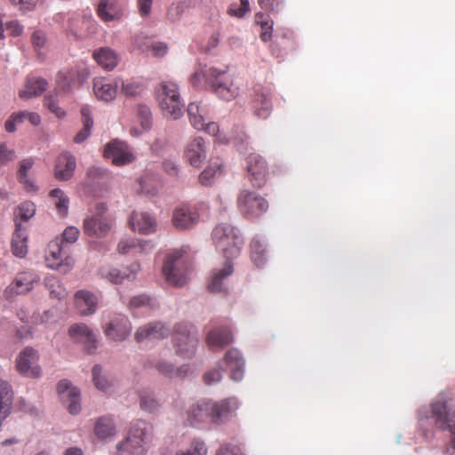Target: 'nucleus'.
I'll list each match as a JSON object with an SVG mask.
<instances>
[{
  "instance_id": "c85d7f7f",
  "label": "nucleus",
  "mask_w": 455,
  "mask_h": 455,
  "mask_svg": "<svg viewBox=\"0 0 455 455\" xmlns=\"http://www.w3.org/2000/svg\"><path fill=\"white\" fill-rule=\"evenodd\" d=\"M93 434L100 441H112L117 434L113 418L110 416H102L96 419L94 421Z\"/></svg>"
},
{
  "instance_id": "4d7b16f0",
  "label": "nucleus",
  "mask_w": 455,
  "mask_h": 455,
  "mask_svg": "<svg viewBox=\"0 0 455 455\" xmlns=\"http://www.w3.org/2000/svg\"><path fill=\"white\" fill-rule=\"evenodd\" d=\"M147 52H151L155 57L161 58L164 56L168 51V46L165 43L151 40L147 41Z\"/></svg>"
},
{
  "instance_id": "f257e3e1",
  "label": "nucleus",
  "mask_w": 455,
  "mask_h": 455,
  "mask_svg": "<svg viewBox=\"0 0 455 455\" xmlns=\"http://www.w3.org/2000/svg\"><path fill=\"white\" fill-rule=\"evenodd\" d=\"M418 429L427 441L435 436V430L451 432V443L446 452H455V395L450 390L440 392L429 404L421 406L417 412Z\"/></svg>"
},
{
  "instance_id": "f8f14e48",
  "label": "nucleus",
  "mask_w": 455,
  "mask_h": 455,
  "mask_svg": "<svg viewBox=\"0 0 455 455\" xmlns=\"http://www.w3.org/2000/svg\"><path fill=\"white\" fill-rule=\"evenodd\" d=\"M40 280L39 275L34 271H23L18 273L13 281L5 288L4 297L7 300L13 299L16 296L26 294L34 289V284Z\"/></svg>"
},
{
  "instance_id": "ea45409f",
  "label": "nucleus",
  "mask_w": 455,
  "mask_h": 455,
  "mask_svg": "<svg viewBox=\"0 0 455 455\" xmlns=\"http://www.w3.org/2000/svg\"><path fill=\"white\" fill-rule=\"evenodd\" d=\"M52 204L54 205L57 214L60 218L68 215L69 208V198L66 193L60 188H53L49 193Z\"/></svg>"
},
{
  "instance_id": "4be33fe9",
  "label": "nucleus",
  "mask_w": 455,
  "mask_h": 455,
  "mask_svg": "<svg viewBox=\"0 0 455 455\" xmlns=\"http://www.w3.org/2000/svg\"><path fill=\"white\" fill-rule=\"evenodd\" d=\"M132 324L129 319L123 315H116L106 324L104 333L114 341H124L131 334Z\"/></svg>"
},
{
  "instance_id": "58836bf2",
  "label": "nucleus",
  "mask_w": 455,
  "mask_h": 455,
  "mask_svg": "<svg viewBox=\"0 0 455 455\" xmlns=\"http://www.w3.org/2000/svg\"><path fill=\"white\" fill-rule=\"evenodd\" d=\"M251 258L253 263L260 267L267 259V245L263 237L255 235L251 242Z\"/></svg>"
},
{
  "instance_id": "680f3d73",
  "label": "nucleus",
  "mask_w": 455,
  "mask_h": 455,
  "mask_svg": "<svg viewBox=\"0 0 455 455\" xmlns=\"http://www.w3.org/2000/svg\"><path fill=\"white\" fill-rule=\"evenodd\" d=\"M156 368L159 373L168 378H175V367L172 363L160 361L156 364Z\"/></svg>"
},
{
  "instance_id": "b1692460",
  "label": "nucleus",
  "mask_w": 455,
  "mask_h": 455,
  "mask_svg": "<svg viewBox=\"0 0 455 455\" xmlns=\"http://www.w3.org/2000/svg\"><path fill=\"white\" fill-rule=\"evenodd\" d=\"M207 156V146L202 137H195L184 148V157L193 167H200Z\"/></svg>"
},
{
  "instance_id": "49530a36",
  "label": "nucleus",
  "mask_w": 455,
  "mask_h": 455,
  "mask_svg": "<svg viewBox=\"0 0 455 455\" xmlns=\"http://www.w3.org/2000/svg\"><path fill=\"white\" fill-rule=\"evenodd\" d=\"M222 173V164L220 162L212 163L199 175V182L203 186L212 185L215 179Z\"/></svg>"
},
{
  "instance_id": "c03bdc74",
  "label": "nucleus",
  "mask_w": 455,
  "mask_h": 455,
  "mask_svg": "<svg viewBox=\"0 0 455 455\" xmlns=\"http://www.w3.org/2000/svg\"><path fill=\"white\" fill-rule=\"evenodd\" d=\"M84 128L76 134L74 139L76 143L84 142L91 134V129L93 125L92 112L88 106H84L81 109Z\"/></svg>"
},
{
  "instance_id": "052dcab7",
  "label": "nucleus",
  "mask_w": 455,
  "mask_h": 455,
  "mask_svg": "<svg viewBox=\"0 0 455 455\" xmlns=\"http://www.w3.org/2000/svg\"><path fill=\"white\" fill-rule=\"evenodd\" d=\"M44 106L58 117H61L65 115L64 110L59 107L58 102L54 96L47 95L44 98Z\"/></svg>"
},
{
  "instance_id": "f03ea898",
  "label": "nucleus",
  "mask_w": 455,
  "mask_h": 455,
  "mask_svg": "<svg viewBox=\"0 0 455 455\" xmlns=\"http://www.w3.org/2000/svg\"><path fill=\"white\" fill-rule=\"evenodd\" d=\"M212 240L216 249L226 258L225 264L212 271L208 288L213 292L222 291L226 287V279L232 275L234 268L231 259L240 255L243 239L239 230L227 223H220L213 228Z\"/></svg>"
},
{
  "instance_id": "e433bc0d",
  "label": "nucleus",
  "mask_w": 455,
  "mask_h": 455,
  "mask_svg": "<svg viewBox=\"0 0 455 455\" xmlns=\"http://www.w3.org/2000/svg\"><path fill=\"white\" fill-rule=\"evenodd\" d=\"M28 234L20 223H16V229L12 240V251L19 258H24L28 253Z\"/></svg>"
},
{
  "instance_id": "79ce46f5",
  "label": "nucleus",
  "mask_w": 455,
  "mask_h": 455,
  "mask_svg": "<svg viewBox=\"0 0 455 455\" xmlns=\"http://www.w3.org/2000/svg\"><path fill=\"white\" fill-rule=\"evenodd\" d=\"M33 165V158H25L20 162L17 172L19 181L29 190H35L36 188L34 180L29 176V172L32 170Z\"/></svg>"
},
{
  "instance_id": "774afa93",
  "label": "nucleus",
  "mask_w": 455,
  "mask_h": 455,
  "mask_svg": "<svg viewBox=\"0 0 455 455\" xmlns=\"http://www.w3.org/2000/svg\"><path fill=\"white\" fill-rule=\"evenodd\" d=\"M222 379V373L220 370H212L204 375V383L213 385L220 382Z\"/></svg>"
},
{
  "instance_id": "de8ad7c7",
  "label": "nucleus",
  "mask_w": 455,
  "mask_h": 455,
  "mask_svg": "<svg viewBox=\"0 0 455 455\" xmlns=\"http://www.w3.org/2000/svg\"><path fill=\"white\" fill-rule=\"evenodd\" d=\"M117 80H119V86H121L122 93L127 97H136L144 90L143 84L138 80L124 81L122 78H117Z\"/></svg>"
},
{
  "instance_id": "e2e57ef3",
  "label": "nucleus",
  "mask_w": 455,
  "mask_h": 455,
  "mask_svg": "<svg viewBox=\"0 0 455 455\" xmlns=\"http://www.w3.org/2000/svg\"><path fill=\"white\" fill-rule=\"evenodd\" d=\"M87 176L92 181H99L101 179L107 178L108 176V172L105 168L92 166L87 171Z\"/></svg>"
},
{
  "instance_id": "a211bd4d",
  "label": "nucleus",
  "mask_w": 455,
  "mask_h": 455,
  "mask_svg": "<svg viewBox=\"0 0 455 455\" xmlns=\"http://www.w3.org/2000/svg\"><path fill=\"white\" fill-rule=\"evenodd\" d=\"M57 389L62 403L67 406L68 411L71 414H78L81 411L80 390L67 379L60 380Z\"/></svg>"
},
{
  "instance_id": "1a4fd4ad",
  "label": "nucleus",
  "mask_w": 455,
  "mask_h": 455,
  "mask_svg": "<svg viewBox=\"0 0 455 455\" xmlns=\"http://www.w3.org/2000/svg\"><path fill=\"white\" fill-rule=\"evenodd\" d=\"M45 263L49 268L67 274L73 268L75 260L69 255L66 245L62 244L59 238H56L48 245Z\"/></svg>"
},
{
  "instance_id": "5701e85b",
  "label": "nucleus",
  "mask_w": 455,
  "mask_h": 455,
  "mask_svg": "<svg viewBox=\"0 0 455 455\" xmlns=\"http://www.w3.org/2000/svg\"><path fill=\"white\" fill-rule=\"evenodd\" d=\"M171 333L170 328L162 322H151L139 327L135 332L138 342L144 340H158L167 338Z\"/></svg>"
},
{
  "instance_id": "7ed1b4c3",
  "label": "nucleus",
  "mask_w": 455,
  "mask_h": 455,
  "mask_svg": "<svg viewBox=\"0 0 455 455\" xmlns=\"http://www.w3.org/2000/svg\"><path fill=\"white\" fill-rule=\"evenodd\" d=\"M190 84L195 88L208 86L221 100L229 101L239 93V88L233 83L226 69L199 65L190 77Z\"/></svg>"
},
{
  "instance_id": "bb28decb",
  "label": "nucleus",
  "mask_w": 455,
  "mask_h": 455,
  "mask_svg": "<svg viewBox=\"0 0 455 455\" xmlns=\"http://www.w3.org/2000/svg\"><path fill=\"white\" fill-rule=\"evenodd\" d=\"M98 303V297L90 291L80 290L75 293V307L81 315H93L97 310Z\"/></svg>"
},
{
  "instance_id": "13d9d810",
  "label": "nucleus",
  "mask_w": 455,
  "mask_h": 455,
  "mask_svg": "<svg viewBox=\"0 0 455 455\" xmlns=\"http://www.w3.org/2000/svg\"><path fill=\"white\" fill-rule=\"evenodd\" d=\"M250 11L248 0H240L239 4H232L228 8V13L232 16L242 18Z\"/></svg>"
},
{
  "instance_id": "cd10ccee",
  "label": "nucleus",
  "mask_w": 455,
  "mask_h": 455,
  "mask_svg": "<svg viewBox=\"0 0 455 455\" xmlns=\"http://www.w3.org/2000/svg\"><path fill=\"white\" fill-rule=\"evenodd\" d=\"M76 167V157L68 151L61 153L56 160L55 178L62 181L70 180L74 175Z\"/></svg>"
},
{
  "instance_id": "6ab92c4d",
  "label": "nucleus",
  "mask_w": 455,
  "mask_h": 455,
  "mask_svg": "<svg viewBox=\"0 0 455 455\" xmlns=\"http://www.w3.org/2000/svg\"><path fill=\"white\" fill-rule=\"evenodd\" d=\"M71 339L84 346L88 353H93L97 348V338L93 331L85 323L73 324L68 329Z\"/></svg>"
},
{
  "instance_id": "20e7f679",
  "label": "nucleus",
  "mask_w": 455,
  "mask_h": 455,
  "mask_svg": "<svg viewBox=\"0 0 455 455\" xmlns=\"http://www.w3.org/2000/svg\"><path fill=\"white\" fill-rule=\"evenodd\" d=\"M152 426L144 420H136L131 425L128 435L116 444L119 455H145L148 439Z\"/></svg>"
},
{
  "instance_id": "6e6d98bb",
  "label": "nucleus",
  "mask_w": 455,
  "mask_h": 455,
  "mask_svg": "<svg viewBox=\"0 0 455 455\" xmlns=\"http://www.w3.org/2000/svg\"><path fill=\"white\" fill-rule=\"evenodd\" d=\"M36 213V206L31 202L22 203L16 211V215L24 221L28 220Z\"/></svg>"
},
{
  "instance_id": "ddd939ff",
  "label": "nucleus",
  "mask_w": 455,
  "mask_h": 455,
  "mask_svg": "<svg viewBox=\"0 0 455 455\" xmlns=\"http://www.w3.org/2000/svg\"><path fill=\"white\" fill-rule=\"evenodd\" d=\"M104 156L117 166L129 164L136 158L133 148L119 140H113L105 146Z\"/></svg>"
},
{
  "instance_id": "2f4dec72",
  "label": "nucleus",
  "mask_w": 455,
  "mask_h": 455,
  "mask_svg": "<svg viewBox=\"0 0 455 455\" xmlns=\"http://www.w3.org/2000/svg\"><path fill=\"white\" fill-rule=\"evenodd\" d=\"M92 374L93 384L97 389L108 395L116 392L117 382L105 374L100 365H95L92 370Z\"/></svg>"
},
{
  "instance_id": "864d4df0",
  "label": "nucleus",
  "mask_w": 455,
  "mask_h": 455,
  "mask_svg": "<svg viewBox=\"0 0 455 455\" xmlns=\"http://www.w3.org/2000/svg\"><path fill=\"white\" fill-rule=\"evenodd\" d=\"M130 307L132 308L148 307L149 309H153L157 307V303L148 295L140 294L131 299Z\"/></svg>"
},
{
  "instance_id": "3c124183",
  "label": "nucleus",
  "mask_w": 455,
  "mask_h": 455,
  "mask_svg": "<svg viewBox=\"0 0 455 455\" xmlns=\"http://www.w3.org/2000/svg\"><path fill=\"white\" fill-rule=\"evenodd\" d=\"M187 10L188 5L185 2L172 3L168 8L167 18L172 22L179 21Z\"/></svg>"
},
{
  "instance_id": "5fc2aeb1",
  "label": "nucleus",
  "mask_w": 455,
  "mask_h": 455,
  "mask_svg": "<svg viewBox=\"0 0 455 455\" xmlns=\"http://www.w3.org/2000/svg\"><path fill=\"white\" fill-rule=\"evenodd\" d=\"M32 44L35 51L40 58H44L46 50V37L41 31H36L32 35Z\"/></svg>"
},
{
  "instance_id": "aec40b11",
  "label": "nucleus",
  "mask_w": 455,
  "mask_h": 455,
  "mask_svg": "<svg viewBox=\"0 0 455 455\" xmlns=\"http://www.w3.org/2000/svg\"><path fill=\"white\" fill-rule=\"evenodd\" d=\"M154 247L151 240L125 236L118 242L116 251L122 255L148 254Z\"/></svg>"
},
{
  "instance_id": "9b49d317",
  "label": "nucleus",
  "mask_w": 455,
  "mask_h": 455,
  "mask_svg": "<svg viewBox=\"0 0 455 455\" xmlns=\"http://www.w3.org/2000/svg\"><path fill=\"white\" fill-rule=\"evenodd\" d=\"M199 207L196 204H180L172 211V223L178 230L193 228L199 222Z\"/></svg>"
},
{
  "instance_id": "6e6552de",
  "label": "nucleus",
  "mask_w": 455,
  "mask_h": 455,
  "mask_svg": "<svg viewBox=\"0 0 455 455\" xmlns=\"http://www.w3.org/2000/svg\"><path fill=\"white\" fill-rule=\"evenodd\" d=\"M172 341L177 355L191 358L198 346L197 331L191 324L178 323L174 327Z\"/></svg>"
},
{
  "instance_id": "f704fd0d",
  "label": "nucleus",
  "mask_w": 455,
  "mask_h": 455,
  "mask_svg": "<svg viewBox=\"0 0 455 455\" xmlns=\"http://www.w3.org/2000/svg\"><path fill=\"white\" fill-rule=\"evenodd\" d=\"M78 77L76 68H68L60 71L56 77V89L61 94H68L73 90L76 79Z\"/></svg>"
},
{
  "instance_id": "bf43d9fd",
  "label": "nucleus",
  "mask_w": 455,
  "mask_h": 455,
  "mask_svg": "<svg viewBox=\"0 0 455 455\" xmlns=\"http://www.w3.org/2000/svg\"><path fill=\"white\" fill-rule=\"evenodd\" d=\"M80 231L74 226L68 227L62 234V237L59 238L62 244L74 243L79 236Z\"/></svg>"
},
{
  "instance_id": "412c9836",
  "label": "nucleus",
  "mask_w": 455,
  "mask_h": 455,
  "mask_svg": "<svg viewBox=\"0 0 455 455\" xmlns=\"http://www.w3.org/2000/svg\"><path fill=\"white\" fill-rule=\"evenodd\" d=\"M128 222L132 230L141 235L153 234L156 231L157 228L156 217L148 212H132Z\"/></svg>"
},
{
  "instance_id": "a18cd8bd",
  "label": "nucleus",
  "mask_w": 455,
  "mask_h": 455,
  "mask_svg": "<svg viewBox=\"0 0 455 455\" xmlns=\"http://www.w3.org/2000/svg\"><path fill=\"white\" fill-rule=\"evenodd\" d=\"M140 406L144 411L153 414L159 411L161 403L151 391L144 390L140 394Z\"/></svg>"
},
{
  "instance_id": "4c0bfd02",
  "label": "nucleus",
  "mask_w": 455,
  "mask_h": 455,
  "mask_svg": "<svg viewBox=\"0 0 455 455\" xmlns=\"http://www.w3.org/2000/svg\"><path fill=\"white\" fill-rule=\"evenodd\" d=\"M188 419L191 424L201 423L208 419L211 420L210 400H204L190 406Z\"/></svg>"
},
{
  "instance_id": "c756f323",
  "label": "nucleus",
  "mask_w": 455,
  "mask_h": 455,
  "mask_svg": "<svg viewBox=\"0 0 455 455\" xmlns=\"http://www.w3.org/2000/svg\"><path fill=\"white\" fill-rule=\"evenodd\" d=\"M271 91L268 88L259 87L255 91V99L253 100L254 114L260 119H266L272 111V103L270 100Z\"/></svg>"
},
{
  "instance_id": "39448f33",
  "label": "nucleus",
  "mask_w": 455,
  "mask_h": 455,
  "mask_svg": "<svg viewBox=\"0 0 455 455\" xmlns=\"http://www.w3.org/2000/svg\"><path fill=\"white\" fill-rule=\"evenodd\" d=\"M156 96L164 116L177 120L182 116L183 102L175 83L171 81L160 83L156 89Z\"/></svg>"
},
{
  "instance_id": "423d86ee",
  "label": "nucleus",
  "mask_w": 455,
  "mask_h": 455,
  "mask_svg": "<svg viewBox=\"0 0 455 455\" xmlns=\"http://www.w3.org/2000/svg\"><path fill=\"white\" fill-rule=\"evenodd\" d=\"M188 115L190 124L195 129L215 136L216 140L220 143H228L230 141L229 138L220 133L218 124L210 121L208 107L203 102L190 103L188 107Z\"/></svg>"
},
{
  "instance_id": "0eeeda50",
  "label": "nucleus",
  "mask_w": 455,
  "mask_h": 455,
  "mask_svg": "<svg viewBox=\"0 0 455 455\" xmlns=\"http://www.w3.org/2000/svg\"><path fill=\"white\" fill-rule=\"evenodd\" d=\"M183 255L184 251L177 249L168 254L164 260L162 272L170 285L181 287L188 281V267Z\"/></svg>"
},
{
  "instance_id": "603ef678",
  "label": "nucleus",
  "mask_w": 455,
  "mask_h": 455,
  "mask_svg": "<svg viewBox=\"0 0 455 455\" xmlns=\"http://www.w3.org/2000/svg\"><path fill=\"white\" fill-rule=\"evenodd\" d=\"M57 321L56 310L52 308L44 311L42 314L32 316L31 322L34 324H43L49 326Z\"/></svg>"
},
{
  "instance_id": "4468645a",
  "label": "nucleus",
  "mask_w": 455,
  "mask_h": 455,
  "mask_svg": "<svg viewBox=\"0 0 455 455\" xmlns=\"http://www.w3.org/2000/svg\"><path fill=\"white\" fill-rule=\"evenodd\" d=\"M39 354L32 347H26L21 350L16 359L17 371L26 376L38 378L41 376V368L38 365Z\"/></svg>"
},
{
  "instance_id": "f3484780",
  "label": "nucleus",
  "mask_w": 455,
  "mask_h": 455,
  "mask_svg": "<svg viewBox=\"0 0 455 455\" xmlns=\"http://www.w3.org/2000/svg\"><path fill=\"white\" fill-rule=\"evenodd\" d=\"M140 270V265L138 262H133L126 267L123 271L113 266L105 265L99 268V275L107 280L108 282L119 284L124 280L135 279L138 272Z\"/></svg>"
},
{
  "instance_id": "473e14b6",
  "label": "nucleus",
  "mask_w": 455,
  "mask_h": 455,
  "mask_svg": "<svg viewBox=\"0 0 455 455\" xmlns=\"http://www.w3.org/2000/svg\"><path fill=\"white\" fill-rule=\"evenodd\" d=\"M232 341L233 337L228 327H216L206 337L207 345L212 350L220 349Z\"/></svg>"
},
{
  "instance_id": "dca6fc26",
  "label": "nucleus",
  "mask_w": 455,
  "mask_h": 455,
  "mask_svg": "<svg viewBox=\"0 0 455 455\" xmlns=\"http://www.w3.org/2000/svg\"><path fill=\"white\" fill-rule=\"evenodd\" d=\"M211 422L220 425L228 422L239 408V402L235 397H228L220 401L210 400Z\"/></svg>"
},
{
  "instance_id": "72a5a7b5",
  "label": "nucleus",
  "mask_w": 455,
  "mask_h": 455,
  "mask_svg": "<svg viewBox=\"0 0 455 455\" xmlns=\"http://www.w3.org/2000/svg\"><path fill=\"white\" fill-rule=\"evenodd\" d=\"M48 83L41 77H28L24 88L19 92L20 99L28 100L41 95L47 88Z\"/></svg>"
},
{
  "instance_id": "a878e982",
  "label": "nucleus",
  "mask_w": 455,
  "mask_h": 455,
  "mask_svg": "<svg viewBox=\"0 0 455 455\" xmlns=\"http://www.w3.org/2000/svg\"><path fill=\"white\" fill-rule=\"evenodd\" d=\"M92 84L93 92L98 100L108 102L116 98L119 86L117 78L95 77Z\"/></svg>"
},
{
  "instance_id": "69168bd1",
  "label": "nucleus",
  "mask_w": 455,
  "mask_h": 455,
  "mask_svg": "<svg viewBox=\"0 0 455 455\" xmlns=\"http://www.w3.org/2000/svg\"><path fill=\"white\" fill-rule=\"evenodd\" d=\"M217 455H243V453L239 446L227 443L220 447Z\"/></svg>"
},
{
  "instance_id": "09e8293b",
  "label": "nucleus",
  "mask_w": 455,
  "mask_h": 455,
  "mask_svg": "<svg viewBox=\"0 0 455 455\" xmlns=\"http://www.w3.org/2000/svg\"><path fill=\"white\" fill-rule=\"evenodd\" d=\"M207 447L205 443L198 438H195L190 443L189 446L185 450H180L175 455H206Z\"/></svg>"
},
{
  "instance_id": "9d476101",
  "label": "nucleus",
  "mask_w": 455,
  "mask_h": 455,
  "mask_svg": "<svg viewBox=\"0 0 455 455\" xmlns=\"http://www.w3.org/2000/svg\"><path fill=\"white\" fill-rule=\"evenodd\" d=\"M107 211L106 204H97L95 212L84 221V232L87 235L101 238L108 235L112 227V222L106 215Z\"/></svg>"
},
{
  "instance_id": "2eb2a0df",
  "label": "nucleus",
  "mask_w": 455,
  "mask_h": 455,
  "mask_svg": "<svg viewBox=\"0 0 455 455\" xmlns=\"http://www.w3.org/2000/svg\"><path fill=\"white\" fill-rule=\"evenodd\" d=\"M238 206L244 215L255 217L267 212L268 204L257 193L243 190L238 197Z\"/></svg>"
},
{
  "instance_id": "a19ab883",
  "label": "nucleus",
  "mask_w": 455,
  "mask_h": 455,
  "mask_svg": "<svg viewBox=\"0 0 455 455\" xmlns=\"http://www.w3.org/2000/svg\"><path fill=\"white\" fill-rule=\"evenodd\" d=\"M96 62L105 70H112L118 63L116 53L108 47H103L93 53Z\"/></svg>"
},
{
  "instance_id": "8fccbe9b",
  "label": "nucleus",
  "mask_w": 455,
  "mask_h": 455,
  "mask_svg": "<svg viewBox=\"0 0 455 455\" xmlns=\"http://www.w3.org/2000/svg\"><path fill=\"white\" fill-rule=\"evenodd\" d=\"M138 119L143 131L148 132L152 128V113L146 105H140L137 110Z\"/></svg>"
},
{
  "instance_id": "338daca9",
  "label": "nucleus",
  "mask_w": 455,
  "mask_h": 455,
  "mask_svg": "<svg viewBox=\"0 0 455 455\" xmlns=\"http://www.w3.org/2000/svg\"><path fill=\"white\" fill-rule=\"evenodd\" d=\"M163 168L169 176L177 177L179 174V164L172 159H165L163 162Z\"/></svg>"
},
{
  "instance_id": "c9c22d12",
  "label": "nucleus",
  "mask_w": 455,
  "mask_h": 455,
  "mask_svg": "<svg viewBox=\"0 0 455 455\" xmlns=\"http://www.w3.org/2000/svg\"><path fill=\"white\" fill-rule=\"evenodd\" d=\"M97 12L99 17L106 22L118 20L122 15L121 8L116 0H100Z\"/></svg>"
},
{
  "instance_id": "7c9ffc66",
  "label": "nucleus",
  "mask_w": 455,
  "mask_h": 455,
  "mask_svg": "<svg viewBox=\"0 0 455 455\" xmlns=\"http://www.w3.org/2000/svg\"><path fill=\"white\" fill-rule=\"evenodd\" d=\"M225 362L231 371V379L240 381L243 378L244 360L237 349H230L225 355Z\"/></svg>"
},
{
  "instance_id": "0e129e2a",
  "label": "nucleus",
  "mask_w": 455,
  "mask_h": 455,
  "mask_svg": "<svg viewBox=\"0 0 455 455\" xmlns=\"http://www.w3.org/2000/svg\"><path fill=\"white\" fill-rule=\"evenodd\" d=\"M16 158L13 149L7 148L5 144L0 145V164H5Z\"/></svg>"
},
{
  "instance_id": "393cba45",
  "label": "nucleus",
  "mask_w": 455,
  "mask_h": 455,
  "mask_svg": "<svg viewBox=\"0 0 455 455\" xmlns=\"http://www.w3.org/2000/svg\"><path fill=\"white\" fill-rule=\"evenodd\" d=\"M247 172L249 179L254 187L260 188L265 184L267 164L260 156L251 154L247 157Z\"/></svg>"
},
{
  "instance_id": "37998d69",
  "label": "nucleus",
  "mask_w": 455,
  "mask_h": 455,
  "mask_svg": "<svg viewBox=\"0 0 455 455\" xmlns=\"http://www.w3.org/2000/svg\"><path fill=\"white\" fill-rule=\"evenodd\" d=\"M44 285L49 291L52 299L61 300L68 295V291L61 282L54 275L44 278Z\"/></svg>"
}]
</instances>
